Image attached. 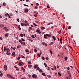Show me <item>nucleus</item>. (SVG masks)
<instances>
[{
  "mask_svg": "<svg viewBox=\"0 0 79 79\" xmlns=\"http://www.w3.org/2000/svg\"><path fill=\"white\" fill-rule=\"evenodd\" d=\"M36 32L39 33V34H41V32L40 31V30L38 29H37V30L36 31Z\"/></svg>",
  "mask_w": 79,
  "mask_h": 79,
  "instance_id": "4",
  "label": "nucleus"
},
{
  "mask_svg": "<svg viewBox=\"0 0 79 79\" xmlns=\"http://www.w3.org/2000/svg\"><path fill=\"white\" fill-rule=\"evenodd\" d=\"M57 68H60V66H58V65H57Z\"/></svg>",
  "mask_w": 79,
  "mask_h": 79,
  "instance_id": "60",
  "label": "nucleus"
},
{
  "mask_svg": "<svg viewBox=\"0 0 79 79\" xmlns=\"http://www.w3.org/2000/svg\"><path fill=\"white\" fill-rule=\"evenodd\" d=\"M31 37H32V38H35V37H34V36L33 35H31Z\"/></svg>",
  "mask_w": 79,
  "mask_h": 79,
  "instance_id": "33",
  "label": "nucleus"
},
{
  "mask_svg": "<svg viewBox=\"0 0 79 79\" xmlns=\"http://www.w3.org/2000/svg\"><path fill=\"white\" fill-rule=\"evenodd\" d=\"M3 76V73H1L0 74V77H2V76Z\"/></svg>",
  "mask_w": 79,
  "mask_h": 79,
  "instance_id": "30",
  "label": "nucleus"
},
{
  "mask_svg": "<svg viewBox=\"0 0 79 79\" xmlns=\"http://www.w3.org/2000/svg\"><path fill=\"white\" fill-rule=\"evenodd\" d=\"M67 73L68 74H71V73H70V71H67Z\"/></svg>",
  "mask_w": 79,
  "mask_h": 79,
  "instance_id": "23",
  "label": "nucleus"
},
{
  "mask_svg": "<svg viewBox=\"0 0 79 79\" xmlns=\"http://www.w3.org/2000/svg\"><path fill=\"white\" fill-rule=\"evenodd\" d=\"M6 50V48L4 47V51H5V50Z\"/></svg>",
  "mask_w": 79,
  "mask_h": 79,
  "instance_id": "38",
  "label": "nucleus"
},
{
  "mask_svg": "<svg viewBox=\"0 0 79 79\" xmlns=\"http://www.w3.org/2000/svg\"><path fill=\"white\" fill-rule=\"evenodd\" d=\"M46 60H48V57H46Z\"/></svg>",
  "mask_w": 79,
  "mask_h": 79,
  "instance_id": "51",
  "label": "nucleus"
},
{
  "mask_svg": "<svg viewBox=\"0 0 79 79\" xmlns=\"http://www.w3.org/2000/svg\"><path fill=\"white\" fill-rule=\"evenodd\" d=\"M23 23H21V25L22 26H24V25H23Z\"/></svg>",
  "mask_w": 79,
  "mask_h": 79,
  "instance_id": "40",
  "label": "nucleus"
},
{
  "mask_svg": "<svg viewBox=\"0 0 79 79\" xmlns=\"http://www.w3.org/2000/svg\"><path fill=\"white\" fill-rule=\"evenodd\" d=\"M38 56H39V57H40V55L39 54H38Z\"/></svg>",
  "mask_w": 79,
  "mask_h": 79,
  "instance_id": "57",
  "label": "nucleus"
},
{
  "mask_svg": "<svg viewBox=\"0 0 79 79\" xmlns=\"http://www.w3.org/2000/svg\"><path fill=\"white\" fill-rule=\"evenodd\" d=\"M41 44H42V45H44V44H45V43H44V42H42V43Z\"/></svg>",
  "mask_w": 79,
  "mask_h": 79,
  "instance_id": "52",
  "label": "nucleus"
},
{
  "mask_svg": "<svg viewBox=\"0 0 79 79\" xmlns=\"http://www.w3.org/2000/svg\"><path fill=\"white\" fill-rule=\"evenodd\" d=\"M52 38L54 40H56V38H55V37L54 36H52Z\"/></svg>",
  "mask_w": 79,
  "mask_h": 79,
  "instance_id": "17",
  "label": "nucleus"
},
{
  "mask_svg": "<svg viewBox=\"0 0 79 79\" xmlns=\"http://www.w3.org/2000/svg\"><path fill=\"white\" fill-rule=\"evenodd\" d=\"M25 23H26V24L27 23V22L26 20H25Z\"/></svg>",
  "mask_w": 79,
  "mask_h": 79,
  "instance_id": "61",
  "label": "nucleus"
},
{
  "mask_svg": "<svg viewBox=\"0 0 79 79\" xmlns=\"http://www.w3.org/2000/svg\"><path fill=\"white\" fill-rule=\"evenodd\" d=\"M44 64L45 67H47V64H46V63H44Z\"/></svg>",
  "mask_w": 79,
  "mask_h": 79,
  "instance_id": "22",
  "label": "nucleus"
},
{
  "mask_svg": "<svg viewBox=\"0 0 79 79\" xmlns=\"http://www.w3.org/2000/svg\"><path fill=\"white\" fill-rule=\"evenodd\" d=\"M41 29H42V30H44V29H45V27H41Z\"/></svg>",
  "mask_w": 79,
  "mask_h": 79,
  "instance_id": "19",
  "label": "nucleus"
},
{
  "mask_svg": "<svg viewBox=\"0 0 79 79\" xmlns=\"http://www.w3.org/2000/svg\"><path fill=\"white\" fill-rule=\"evenodd\" d=\"M4 29L6 32H7L8 31V28H7V27H5Z\"/></svg>",
  "mask_w": 79,
  "mask_h": 79,
  "instance_id": "5",
  "label": "nucleus"
},
{
  "mask_svg": "<svg viewBox=\"0 0 79 79\" xmlns=\"http://www.w3.org/2000/svg\"><path fill=\"white\" fill-rule=\"evenodd\" d=\"M39 71L40 73H43V71L41 69H40Z\"/></svg>",
  "mask_w": 79,
  "mask_h": 79,
  "instance_id": "14",
  "label": "nucleus"
},
{
  "mask_svg": "<svg viewBox=\"0 0 79 79\" xmlns=\"http://www.w3.org/2000/svg\"><path fill=\"white\" fill-rule=\"evenodd\" d=\"M19 65V66H22V64H23V62H19V64H18Z\"/></svg>",
  "mask_w": 79,
  "mask_h": 79,
  "instance_id": "3",
  "label": "nucleus"
},
{
  "mask_svg": "<svg viewBox=\"0 0 79 79\" xmlns=\"http://www.w3.org/2000/svg\"><path fill=\"white\" fill-rule=\"evenodd\" d=\"M29 28L31 29V30H32V28L31 27H29Z\"/></svg>",
  "mask_w": 79,
  "mask_h": 79,
  "instance_id": "48",
  "label": "nucleus"
},
{
  "mask_svg": "<svg viewBox=\"0 0 79 79\" xmlns=\"http://www.w3.org/2000/svg\"><path fill=\"white\" fill-rule=\"evenodd\" d=\"M6 54L7 55H10V53H7Z\"/></svg>",
  "mask_w": 79,
  "mask_h": 79,
  "instance_id": "44",
  "label": "nucleus"
},
{
  "mask_svg": "<svg viewBox=\"0 0 79 79\" xmlns=\"http://www.w3.org/2000/svg\"><path fill=\"white\" fill-rule=\"evenodd\" d=\"M32 77L33 78H36V77H37V75L35 74H33L32 75Z\"/></svg>",
  "mask_w": 79,
  "mask_h": 79,
  "instance_id": "2",
  "label": "nucleus"
},
{
  "mask_svg": "<svg viewBox=\"0 0 79 79\" xmlns=\"http://www.w3.org/2000/svg\"><path fill=\"white\" fill-rule=\"evenodd\" d=\"M42 58L43 60H45V57H42Z\"/></svg>",
  "mask_w": 79,
  "mask_h": 79,
  "instance_id": "36",
  "label": "nucleus"
},
{
  "mask_svg": "<svg viewBox=\"0 0 79 79\" xmlns=\"http://www.w3.org/2000/svg\"><path fill=\"white\" fill-rule=\"evenodd\" d=\"M28 64H32V63H31V61H29L28 62Z\"/></svg>",
  "mask_w": 79,
  "mask_h": 79,
  "instance_id": "12",
  "label": "nucleus"
},
{
  "mask_svg": "<svg viewBox=\"0 0 79 79\" xmlns=\"http://www.w3.org/2000/svg\"><path fill=\"white\" fill-rule=\"evenodd\" d=\"M71 26H69L68 27V29H71Z\"/></svg>",
  "mask_w": 79,
  "mask_h": 79,
  "instance_id": "50",
  "label": "nucleus"
},
{
  "mask_svg": "<svg viewBox=\"0 0 79 79\" xmlns=\"http://www.w3.org/2000/svg\"><path fill=\"white\" fill-rule=\"evenodd\" d=\"M23 25H24V26H27V24L26 23H23Z\"/></svg>",
  "mask_w": 79,
  "mask_h": 79,
  "instance_id": "39",
  "label": "nucleus"
},
{
  "mask_svg": "<svg viewBox=\"0 0 79 79\" xmlns=\"http://www.w3.org/2000/svg\"><path fill=\"white\" fill-rule=\"evenodd\" d=\"M6 50H7V51H10V49H9V48H7V49H6Z\"/></svg>",
  "mask_w": 79,
  "mask_h": 79,
  "instance_id": "54",
  "label": "nucleus"
},
{
  "mask_svg": "<svg viewBox=\"0 0 79 79\" xmlns=\"http://www.w3.org/2000/svg\"><path fill=\"white\" fill-rule=\"evenodd\" d=\"M53 24V23H49L47 24V25H50V24Z\"/></svg>",
  "mask_w": 79,
  "mask_h": 79,
  "instance_id": "27",
  "label": "nucleus"
},
{
  "mask_svg": "<svg viewBox=\"0 0 79 79\" xmlns=\"http://www.w3.org/2000/svg\"><path fill=\"white\" fill-rule=\"evenodd\" d=\"M7 69L8 68L7 67V66L6 65H4V69L5 71H6L7 70Z\"/></svg>",
  "mask_w": 79,
  "mask_h": 79,
  "instance_id": "1",
  "label": "nucleus"
},
{
  "mask_svg": "<svg viewBox=\"0 0 79 79\" xmlns=\"http://www.w3.org/2000/svg\"><path fill=\"white\" fill-rule=\"evenodd\" d=\"M54 67L55 69H56V66L55 65H54Z\"/></svg>",
  "mask_w": 79,
  "mask_h": 79,
  "instance_id": "58",
  "label": "nucleus"
},
{
  "mask_svg": "<svg viewBox=\"0 0 79 79\" xmlns=\"http://www.w3.org/2000/svg\"><path fill=\"white\" fill-rule=\"evenodd\" d=\"M18 27L19 28V30H21V27H20V25H19L18 26Z\"/></svg>",
  "mask_w": 79,
  "mask_h": 79,
  "instance_id": "26",
  "label": "nucleus"
},
{
  "mask_svg": "<svg viewBox=\"0 0 79 79\" xmlns=\"http://www.w3.org/2000/svg\"><path fill=\"white\" fill-rule=\"evenodd\" d=\"M23 44V45H25V42H22L21 43V44Z\"/></svg>",
  "mask_w": 79,
  "mask_h": 79,
  "instance_id": "37",
  "label": "nucleus"
},
{
  "mask_svg": "<svg viewBox=\"0 0 79 79\" xmlns=\"http://www.w3.org/2000/svg\"><path fill=\"white\" fill-rule=\"evenodd\" d=\"M12 55L13 56H16V54H15V52H14L12 53Z\"/></svg>",
  "mask_w": 79,
  "mask_h": 79,
  "instance_id": "7",
  "label": "nucleus"
},
{
  "mask_svg": "<svg viewBox=\"0 0 79 79\" xmlns=\"http://www.w3.org/2000/svg\"><path fill=\"white\" fill-rule=\"evenodd\" d=\"M20 36L21 37H23V35L22 34H20Z\"/></svg>",
  "mask_w": 79,
  "mask_h": 79,
  "instance_id": "49",
  "label": "nucleus"
},
{
  "mask_svg": "<svg viewBox=\"0 0 79 79\" xmlns=\"http://www.w3.org/2000/svg\"><path fill=\"white\" fill-rule=\"evenodd\" d=\"M54 43L53 42H51L50 43V44H49V45H53V44Z\"/></svg>",
  "mask_w": 79,
  "mask_h": 79,
  "instance_id": "18",
  "label": "nucleus"
},
{
  "mask_svg": "<svg viewBox=\"0 0 79 79\" xmlns=\"http://www.w3.org/2000/svg\"><path fill=\"white\" fill-rule=\"evenodd\" d=\"M40 69V68H39V67H37V70H38V71H39Z\"/></svg>",
  "mask_w": 79,
  "mask_h": 79,
  "instance_id": "42",
  "label": "nucleus"
},
{
  "mask_svg": "<svg viewBox=\"0 0 79 79\" xmlns=\"http://www.w3.org/2000/svg\"><path fill=\"white\" fill-rule=\"evenodd\" d=\"M49 51H50V53H51V55H52V51L50 50H49Z\"/></svg>",
  "mask_w": 79,
  "mask_h": 79,
  "instance_id": "45",
  "label": "nucleus"
},
{
  "mask_svg": "<svg viewBox=\"0 0 79 79\" xmlns=\"http://www.w3.org/2000/svg\"><path fill=\"white\" fill-rule=\"evenodd\" d=\"M6 75H7V76L8 77H11V78L13 77V76L9 74H7Z\"/></svg>",
  "mask_w": 79,
  "mask_h": 79,
  "instance_id": "6",
  "label": "nucleus"
},
{
  "mask_svg": "<svg viewBox=\"0 0 79 79\" xmlns=\"http://www.w3.org/2000/svg\"><path fill=\"white\" fill-rule=\"evenodd\" d=\"M21 45H19L17 46V48H21Z\"/></svg>",
  "mask_w": 79,
  "mask_h": 79,
  "instance_id": "20",
  "label": "nucleus"
},
{
  "mask_svg": "<svg viewBox=\"0 0 79 79\" xmlns=\"http://www.w3.org/2000/svg\"><path fill=\"white\" fill-rule=\"evenodd\" d=\"M13 49L14 50H15L16 49V48H13Z\"/></svg>",
  "mask_w": 79,
  "mask_h": 79,
  "instance_id": "59",
  "label": "nucleus"
},
{
  "mask_svg": "<svg viewBox=\"0 0 79 79\" xmlns=\"http://www.w3.org/2000/svg\"><path fill=\"white\" fill-rule=\"evenodd\" d=\"M23 5H24V6H29L26 4H23Z\"/></svg>",
  "mask_w": 79,
  "mask_h": 79,
  "instance_id": "41",
  "label": "nucleus"
},
{
  "mask_svg": "<svg viewBox=\"0 0 79 79\" xmlns=\"http://www.w3.org/2000/svg\"><path fill=\"white\" fill-rule=\"evenodd\" d=\"M19 42L20 43H21V42H22V40H19Z\"/></svg>",
  "mask_w": 79,
  "mask_h": 79,
  "instance_id": "31",
  "label": "nucleus"
},
{
  "mask_svg": "<svg viewBox=\"0 0 79 79\" xmlns=\"http://www.w3.org/2000/svg\"><path fill=\"white\" fill-rule=\"evenodd\" d=\"M3 26H4V25H3V24H1L0 25V27H3Z\"/></svg>",
  "mask_w": 79,
  "mask_h": 79,
  "instance_id": "15",
  "label": "nucleus"
},
{
  "mask_svg": "<svg viewBox=\"0 0 79 79\" xmlns=\"http://www.w3.org/2000/svg\"><path fill=\"white\" fill-rule=\"evenodd\" d=\"M28 66L29 68H32V65H28Z\"/></svg>",
  "mask_w": 79,
  "mask_h": 79,
  "instance_id": "10",
  "label": "nucleus"
},
{
  "mask_svg": "<svg viewBox=\"0 0 79 79\" xmlns=\"http://www.w3.org/2000/svg\"><path fill=\"white\" fill-rule=\"evenodd\" d=\"M42 75H43V76H45V73H42Z\"/></svg>",
  "mask_w": 79,
  "mask_h": 79,
  "instance_id": "28",
  "label": "nucleus"
},
{
  "mask_svg": "<svg viewBox=\"0 0 79 79\" xmlns=\"http://www.w3.org/2000/svg\"><path fill=\"white\" fill-rule=\"evenodd\" d=\"M24 68L23 67H22L21 68V69H24Z\"/></svg>",
  "mask_w": 79,
  "mask_h": 79,
  "instance_id": "63",
  "label": "nucleus"
},
{
  "mask_svg": "<svg viewBox=\"0 0 79 79\" xmlns=\"http://www.w3.org/2000/svg\"><path fill=\"white\" fill-rule=\"evenodd\" d=\"M34 16H35V18H36V17H37V15H34Z\"/></svg>",
  "mask_w": 79,
  "mask_h": 79,
  "instance_id": "47",
  "label": "nucleus"
},
{
  "mask_svg": "<svg viewBox=\"0 0 79 79\" xmlns=\"http://www.w3.org/2000/svg\"><path fill=\"white\" fill-rule=\"evenodd\" d=\"M3 39V38H2V37H0V40H2Z\"/></svg>",
  "mask_w": 79,
  "mask_h": 79,
  "instance_id": "56",
  "label": "nucleus"
},
{
  "mask_svg": "<svg viewBox=\"0 0 79 79\" xmlns=\"http://www.w3.org/2000/svg\"><path fill=\"white\" fill-rule=\"evenodd\" d=\"M21 79H26V78H25L24 77H23V78H22Z\"/></svg>",
  "mask_w": 79,
  "mask_h": 79,
  "instance_id": "64",
  "label": "nucleus"
},
{
  "mask_svg": "<svg viewBox=\"0 0 79 79\" xmlns=\"http://www.w3.org/2000/svg\"><path fill=\"white\" fill-rule=\"evenodd\" d=\"M39 66L37 64H36L34 66V68H37V67H38Z\"/></svg>",
  "mask_w": 79,
  "mask_h": 79,
  "instance_id": "11",
  "label": "nucleus"
},
{
  "mask_svg": "<svg viewBox=\"0 0 79 79\" xmlns=\"http://www.w3.org/2000/svg\"><path fill=\"white\" fill-rule=\"evenodd\" d=\"M22 58H25V57H24V56H22Z\"/></svg>",
  "mask_w": 79,
  "mask_h": 79,
  "instance_id": "62",
  "label": "nucleus"
},
{
  "mask_svg": "<svg viewBox=\"0 0 79 79\" xmlns=\"http://www.w3.org/2000/svg\"><path fill=\"white\" fill-rule=\"evenodd\" d=\"M28 76H29V77L30 78H31V75H29Z\"/></svg>",
  "mask_w": 79,
  "mask_h": 79,
  "instance_id": "53",
  "label": "nucleus"
},
{
  "mask_svg": "<svg viewBox=\"0 0 79 79\" xmlns=\"http://www.w3.org/2000/svg\"><path fill=\"white\" fill-rule=\"evenodd\" d=\"M28 11H29V9H26L25 10V13H27Z\"/></svg>",
  "mask_w": 79,
  "mask_h": 79,
  "instance_id": "8",
  "label": "nucleus"
},
{
  "mask_svg": "<svg viewBox=\"0 0 79 79\" xmlns=\"http://www.w3.org/2000/svg\"><path fill=\"white\" fill-rule=\"evenodd\" d=\"M62 40V38H61L60 40V43H61V42H62V41H61Z\"/></svg>",
  "mask_w": 79,
  "mask_h": 79,
  "instance_id": "34",
  "label": "nucleus"
},
{
  "mask_svg": "<svg viewBox=\"0 0 79 79\" xmlns=\"http://www.w3.org/2000/svg\"><path fill=\"white\" fill-rule=\"evenodd\" d=\"M59 76H61V73H60V72H58V73Z\"/></svg>",
  "mask_w": 79,
  "mask_h": 79,
  "instance_id": "29",
  "label": "nucleus"
},
{
  "mask_svg": "<svg viewBox=\"0 0 79 79\" xmlns=\"http://www.w3.org/2000/svg\"><path fill=\"white\" fill-rule=\"evenodd\" d=\"M17 21H18V22H19V19H17Z\"/></svg>",
  "mask_w": 79,
  "mask_h": 79,
  "instance_id": "43",
  "label": "nucleus"
},
{
  "mask_svg": "<svg viewBox=\"0 0 79 79\" xmlns=\"http://www.w3.org/2000/svg\"><path fill=\"white\" fill-rule=\"evenodd\" d=\"M46 35L48 37H52V35H49L48 34H46Z\"/></svg>",
  "mask_w": 79,
  "mask_h": 79,
  "instance_id": "9",
  "label": "nucleus"
},
{
  "mask_svg": "<svg viewBox=\"0 0 79 79\" xmlns=\"http://www.w3.org/2000/svg\"><path fill=\"white\" fill-rule=\"evenodd\" d=\"M3 4L4 6H5V5H6V3L5 2H3Z\"/></svg>",
  "mask_w": 79,
  "mask_h": 79,
  "instance_id": "21",
  "label": "nucleus"
},
{
  "mask_svg": "<svg viewBox=\"0 0 79 79\" xmlns=\"http://www.w3.org/2000/svg\"><path fill=\"white\" fill-rule=\"evenodd\" d=\"M20 58H21V57H19L17 58V60H20Z\"/></svg>",
  "mask_w": 79,
  "mask_h": 79,
  "instance_id": "32",
  "label": "nucleus"
},
{
  "mask_svg": "<svg viewBox=\"0 0 79 79\" xmlns=\"http://www.w3.org/2000/svg\"><path fill=\"white\" fill-rule=\"evenodd\" d=\"M64 60L65 61H67V60H68V57H65L64 58Z\"/></svg>",
  "mask_w": 79,
  "mask_h": 79,
  "instance_id": "24",
  "label": "nucleus"
},
{
  "mask_svg": "<svg viewBox=\"0 0 79 79\" xmlns=\"http://www.w3.org/2000/svg\"><path fill=\"white\" fill-rule=\"evenodd\" d=\"M5 37H8V33H6V34L5 35Z\"/></svg>",
  "mask_w": 79,
  "mask_h": 79,
  "instance_id": "13",
  "label": "nucleus"
},
{
  "mask_svg": "<svg viewBox=\"0 0 79 79\" xmlns=\"http://www.w3.org/2000/svg\"><path fill=\"white\" fill-rule=\"evenodd\" d=\"M21 40H22V41H25V40L23 38H22Z\"/></svg>",
  "mask_w": 79,
  "mask_h": 79,
  "instance_id": "46",
  "label": "nucleus"
},
{
  "mask_svg": "<svg viewBox=\"0 0 79 79\" xmlns=\"http://www.w3.org/2000/svg\"><path fill=\"white\" fill-rule=\"evenodd\" d=\"M25 52H29V50L28 49H26L25 50Z\"/></svg>",
  "mask_w": 79,
  "mask_h": 79,
  "instance_id": "25",
  "label": "nucleus"
},
{
  "mask_svg": "<svg viewBox=\"0 0 79 79\" xmlns=\"http://www.w3.org/2000/svg\"><path fill=\"white\" fill-rule=\"evenodd\" d=\"M66 79H70L69 77H68L66 78Z\"/></svg>",
  "mask_w": 79,
  "mask_h": 79,
  "instance_id": "55",
  "label": "nucleus"
},
{
  "mask_svg": "<svg viewBox=\"0 0 79 79\" xmlns=\"http://www.w3.org/2000/svg\"><path fill=\"white\" fill-rule=\"evenodd\" d=\"M34 52H37V49H34Z\"/></svg>",
  "mask_w": 79,
  "mask_h": 79,
  "instance_id": "35",
  "label": "nucleus"
},
{
  "mask_svg": "<svg viewBox=\"0 0 79 79\" xmlns=\"http://www.w3.org/2000/svg\"><path fill=\"white\" fill-rule=\"evenodd\" d=\"M47 35H44V39H47Z\"/></svg>",
  "mask_w": 79,
  "mask_h": 79,
  "instance_id": "16",
  "label": "nucleus"
}]
</instances>
